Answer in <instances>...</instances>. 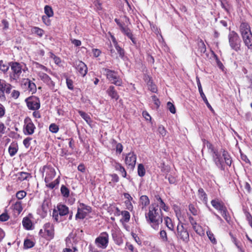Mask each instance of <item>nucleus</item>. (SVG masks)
Masks as SVG:
<instances>
[{"label": "nucleus", "mask_w": 252, "mask_h": 252, "mask_svg": "<svg viewBox=\"0 0 252 252\" xmlns=\"http://www.w3.org/2000/svg\"><path fill=\"white\" fill-rule=\"evenodd\" d=\"M147 222L154 229L158 230L163 220V214L158 204L152 203L145 214Z\"/></svg>", "instance_id": "nucleus-1"}, {"label": "nucleus", "mask_w": 252, "mask_h": 252, "mask_svg": "<svg viewBox=\"0 0 252 252\" xmlns=\"http://www.w3.org/2000/svg\"><path fill=\"white\" fill-rule=\"evenodd\" d=\"M39 171L42 173V177H44L46 187L51 189L58 188L60 183V177L59 176L54 181H52L56 174L54 168L51 165H46L41 167Z\"/></svg>", "instance_id": "nucleus-2"}, {"label": "nucleus", "mask_w": 252, "mask_h": 252, "mask_svg": "<svg viewBox=\"0 0 252 252\" xmlns=\"http://www.w3.org/2000/svg\"><path fill=\"white\" fill-rule=\"evenodd\" d=\"M10 66L11 72L9 75V78L11 81L17 82L21 76L23 75L22 73L28 70L26 65L24 63L12 62L10 63Z\"/></svg>", "instance_id": "nucleus-3"}, {"label": "nucleus", "mask_w": 252, "mask_h": 252, "mask_svg": "<svg viewBox=\"0 0 252 252\" xmlns=\"http://www.w3.org/2000/svg\"><path fill=\"white\" fill-rule=\"evenodd\" d=\"M57 210L53 211L52 217L55 221L59 222L63 220V217L69 213L68 207L63 204H59Z\"/></svg>", "instance_id": "nucleus-4"}, {"label": "nucleus", "mask_w": 252, "mask_h": 252, "mask_svg": "<svg viewBox=\"0 0 252 252\" xmlns=\"http://www.w3.org/2000/svg\"><path fill=\"white\" fill-rule=\"evenodd\" d=\"M231 48L236 52L241 50V41L238 34L234 31H230L228 35Z\"/></svg>", "instance_id": "nucleus-5"}, {"label": "nucleus", "mask_w": 252, "mask_h": 252, "mask_svg": "<svg viewBox=\"0 0 252 252\" xmlns=\"http://www.w3.org/2000/svg\"><path fill=\"white\" fill-rule=\"evenodd\" d=\"M176 235L178 239L182 240L185 243H188L189 240L188 230L185 228L184 224L180 222L177 226Z\"/></svg>", "instance_id": "nucleus-6"}, {"label": "nucleus", "mask_w": 252, "mask_h": 252, "mask_svg": "<svg viewBox=\"0 0 252 252\" xmlns=\"http://www.w3.org/2000/svg\"><path fill=\"white\" fill-rule=\"evenodd\" d=\"M103 69L106 77L109 81L118 86H121L122 85V80L118 75L116 72L107 68H104Z\"/></svg>", "instance_id": "nucleus-7"}, {"label": "nucleus", "mask_w": 252, "mask_h": 252, "mask_svg": "<svg viewBox=\"0 0 252 252\" xmlns=\"http://www.w3.org/2000/svg\"><path fill=\"white\" fill-rule=\"evenodd\" d=\"M24 125L23 127V132L25 135H32L35 129V126L33 123L31 119L27 117L24 120Z\"/></svg>", "instance_id": "nucleus-8"}, {"label": "nucleus", "mask_w": 252, "mask_h": 252, "mask_svg": "<svg viewBox=\"0 0 252 252\" xmlns=\"http://www.w3.org/2000/svg\"><path fill=\"white\" fill-rule=\"evenodd\" d=\"M25 101L28 108L32 110H38L40 107L39 98L35 96H32L26 98Z\"/></svg>", "instance_id": "nucleus-9"}, {"label": "nucleus", "mask_w": 252, "mask_h": 252, "mask_svg": "<svg viewBox=\"0 0 252 252\" xmlns=\"http://www.w3.org/2000/svg\"><path fill=\"white\" fill-rule=\"evenodd\" d=\"M109 235L106 232L102 233L99 237L96 238L95 243L96 246L101 249H105L108 244Z\"/></svg>", "instance_id": "nucleus-10"}, {"label": "nucleus", "mask_w": 252, "mask_h": 252, "mask_svg": "<svg viewBox=\"0 0 252 252\" xmlns=\"http://www.w3.org/2000/svg\"><path fill=\"white\" fill-rule=\"evenodd\" d=\"M80 207L78 208L77 213L75 216L76 219H83L92 211V208L90 206L83 203H81Z\"/></svg>", "instance_id": "nucleus-11"}, {"label": "nucleus", "mask_w": 252, "mask_h": 252, "mask_svg": "<svg viewBox=\"0 0 252 252\" xmlns=\"http://www.w3.org/2000/svg\"><path fill=\"white\" fill-rule=\"evenodd\" d=\"M38 76L40 79L44 83H45L51 90L54 91H56V90H55V82L52 80L51 78L47 74L42 72H39L38 73Z\"/></svg>", "instance_id": "nucleus-12"}, {"label": "nucleus", "mask_w": 252, "mask_h": 252, "mask_svg": "<svg viewBox=\"0 0 252 252\" xmlns=\"http://www.w3.org/2000/svg\"><path fill=\"white\" fill-rule=\"evenodd\" d=\"M136 155L133 152H131L126 155L125 162L130 168H133L136 164Z\"/></svg>", "instance_id": "nucleus-13"}, {"label": "nucleus", "mask_w": 252, "mask_h": 252, "mask_svg": "<svg viewBox=\"0 0 252 252\" xmlns=\"http://www.w3.org/2000/svg\"><path fill=\"white\" fill-rule=\"evenodd\" d=\"M74 66L79 74L83 77L85 76L88 71L87 65L81 61H76L74 63Z\"/></svg>", "instance_id": "nucleus-14"}, {"label": "nucleus", "mask_w": 252, "mask_h": 252, "mask_svg": "<svg viewBox=\"0 0 252 252\" xmlns=\"http://www.w3.org/2000/svg\"><path fill=\"white\" fill-rule=\"evenodd\" d=\"M45 231L47 233L46 239L51 240L54 237V227L53 224L50 222L46 223L43 226Z\"/></svg>", "instance_id": "nucleus-15"}, {"label": "nucleus", "mask_w": 252, "mask_h": 252, "mask_svg": "<svg viewBox=\"0 0 252 252\" xmlns=\"http://www.w3.org/2000/svg\"><path fill=\"white\" fill-rule=\"evenodd\" d=\"M112 166L115 168V170L120 172L122 174V176L126 178V172L125 168L122 165V164L115 160H113L111 162Z\"/></svg>", "instance_id": "nucleus-16"}, {"label": "nucleus", "mask_w": 252, "mask_h": 252, "mask_svg": "<svg viewBox=\"0 0 252 252\" xmlns=\"http://www.w3.org/2000/svg\"><path fill=\"white\" fill-rule=\"evenodd\" d=\"M120 30L125 35L131 40L134 44H136V40L133 37L132 31L129 28L126 26H124Z\"/></svg>", "instance_id": "nucleus-17"}, {"label": "nucleus", "mask_w": 252, "mask_h": 252, "mask_svg": "<svg viewBox=\"0 0 252 252\" xmlns=\"http://www.w3.org/2000/svg\"><path fill=\"white\" fill-rule=\"evenodd\" d=\"M12 85L7 83L5 80L0 79V90H2L3 93L9 94L12 89Z\"/></svg>", "instance_id": "nucleus-18"}, {"label": "nucleus", "mask_w": 252, "mask_h": 252, "mask_svg": "<svg viewBox=\"0 0 252 252\" xmlns=\"http://www.w3.org/2000/svg\"><path fill=\"white\" fill-rule=\"evenodd\" d=\"M240 32L242 36L252 33L250 27L247 23H242L241 24L240 26Z\"/></svg>", "instance_id": "nucleus-19"}, {"label": "nucleus", "mask_w": 252, "mask_h": 252, "mask_svg": "<svg viewBox=\"0 0 252 252\" xmlns=\"http://www.w3.org/2000/svg\"><path fill=\"white\" fill-rule=\"evenodd\" d=\"M211 203L213 207L220 212L226 207L223 202L218 199L212 200Z\"/></svg>", "instance_id": "nucleus-20"}, {"label": "nucleus", "mask_w": 252, "mask_h": 252, "mask_svg": "<svg viewBox=\"0 0 252 252\" xmlns=\"http://www.w3.org/2000/svg\"><path fill=\"white\" fill-rule=\"evenodd\" d=\"M106 93L112 99L117 100L119 98V95L117 91L115 89V87L113 86H110L109 87L106 91Z\"/></svg>", "instance_id": "nucleus-21"}, {"label": "nucleus", "mask_w": 252, "mask_h": 252, "mask_svg": "<svg viewBox=\"0 0 252 252\" xmlns=\"http://www.w3.org/2000/svg\"><path fill=\"white\" fill-rule=\"evenodd\" d=\"M245 45L250 49H252V33L242 36Z\"/></svg>", "instance_id": "nucleus-22"}, {"label": "nucleus", "mask_w": 252, "mask_h": 252, "mask_svg": "<svg viewBox=\"0 0 252 252\" xmlns=\"http://www.w3.org/2000/svg\"><path fill=\"white\" fill-rule=\"evenodd\" d=\"M212 156L213 160L217 166L219 167H221L222 166V161L220 156L219 154L218 151L214 152Z\"/></svg>", "instance_id": "nucleus-23"}, {"label": "nucleus", "mask_w": 252, "mask_h": 252, "mask_svg": "<svg viewBox=\"0 0 252 252\" xmlns=\"http://www.w3.org/2000/svg\"><path fill=\"white\" fill-rule=\"evenodd\" d=\"M16 176H17V180L20 181L28 180L29 178L32 177L31 174L24 172H18Z\"/></svg>", "instance_id": "nucleus-24"}, {"label": "nucleus", "mask_w": 252, "mask_h": 252, "mask_svg": "<svg viewBox=\"0 0 252 252\" xmlns=\"http://www.w3.org/2000/svg\"><path fill=\"white\" fill-rule=\"evenodd\" d=\"M22 224L24 227L27 230L32 229V223L31 220L28 217H25L23 219Z\"/></svg>", "instance_id": "nucleus-25"}, {"label": "nucleus", "mask_w": 252, "mask_h": 252, "mask_svg": "<svg viewBox=\"0 0 252 252\" xmlns=\"http://www.w3.org/2000/svg\"><path fill=\"white\" fill-rule=\"evenodd\" d=\"M155 198L156 200L159 202V204L158 205L159 208H160L161 210L162 209L166 212L168 211L169 207L165 204L159 195H156Z\"/></svg>", "instance_id": "nucleus-26"}, {"label": "nucleus", "mask_w": 252, "mask_h": 252, "mask_svg": "<svg viewBox=\"0 0 252 252\" xmlns=\"http://www.w3.org/2000/svg\"><path fill=\"white\" fill-rule=\"evenodd\" d=\"M13 210L19 214L23 210L22 202L21 201H16L12 205Z\"/></svg>", "instance_id": "nucleus-27"}, {"label": "nucleus", "mask_w": 252, "mask_h": 252, "mask_svg": "<svg viewBox=\"0 0 252 252\" xmlns=\"http://www.w3.org/2000/svg\"><path fill=\"white\" fill-rule=\"evenodd\" d=\"M164 224L166 227L171 231L174 230V226L172 220L168 217L164 218Z\"/></svg>", "instance_id": "nucleus-28"}, {"label": "nucleus", "mask_w": 252, "mask_h": 252, "mask_svg": "<svg viewBox=\"0 0 252 252\" xmlns=\"http://www.w3.org/2000/svg\"><path fill=\"white\" fill-rule=\"evenodd\" d=\"M140 202L142 205V209H143L150 204V200L147 195H142L140 198Z\"/></svg>", "instance_id": "nucleus-29"}, {"label": "nucleus", "mask_w": 252, "mask_h": 252, "mask_svg": "<svg viewBox=\"0 0 252 252\" xmlns=\"http://www.w3.org/2000/svg\"><path fill=\"white\" fill-rule=\"evenodd\" d=\"M220 214L223 218L225 220L229 223L231 220V217L229 215V214L227 211L226 207H225L224 209H223L220 212Z\"/></svg>", "instance_id": "nucleus-30"}, {"label": "nucleus", "mask_w": 252, "mask_h": 252, "mask_svg": "<svg viewBox=\"0 0 252 252\" xmlns=\"http://www.w3.org/2000/svg\"><path fill=\"white\" fill-rule=\"evenodd\" d=\"M78 113L79 115L81 116V117L89 125L92 123L91 119L89 115H88L86 113L79 110Z\"/></svg>", "instance_id": "nucleus-31"}, {"label": "nucleus", "mask_w": 252, "mask_h": 252, "mask_svg": "<svg viewBox=\"0 0 252 252\" xmlns=\"http://www.w3.org/2000/svg\"><path fill=\"white\" fill-rule=\"evenodd\" d=\"M113 145H115L116 152L117 154H120L123 150V146L120 143H118L115 140L113 139L112 142Z\"/></svg>", "instance_id": "nucleus-32"}, {"label": "nucleus", "mask_w": 252, "mask_h": 252, "mask_svg": "<svg viewBox=\"0 0 252 252\" xmlns=\"http://www.w3.org/2000/svg\"><path fill=\"white\" fill-rule=\"evenodd\" d=\"M149 80L147 82L148 89L153 93H156L157 92V88L156 86L153 84L151 78L148 77Z\"/></svg>", "instance_id": "nucleus-33"}, {"label": "nucleus", "mask_w": 252, "mask_h": 252, "mask_svg": "<svg viewBox=\"0 0 252 252\" xmlns=\"http://www.w3.org/2000/svg\"><path fill=\"white\" fill-rule=\"evenodd\" d=\"M192 227L195 232L198 235L202 236L204 234V232L202 227L200 225H198L197 222L196 223V224L192 225Z\"/></svg>", "instance_id": "nucleus-34"}, {"label": "nucleus", "mask_w": 252, "mask_h": 252, "mask_svg": "<svg viewBox=\"0 0 252 252\" xmlns=\"http://www.w3.org/2000/svg\"><path fill=\"white\" fill-rule=\"evenodd\" d=\"M122 219L121 220V221H124L125 222H127L129 221L130 218V215L129 213L127 211H122Z\"/></svg>", "instance_id": "nucleus-35"}, {"label": "nucleus", "mask_w": 252, "mask_h": 252, "mask_svg": "<svg viewBox=\"0 0 252 252\" xmlns=\"http://www.w3.org/2000/svg\"><path fill=\"white\" fill-rule=\"evenodd\" d=\"M165 178L168 180L170 184H175L177 182L176 177L171 173L167 174L165 176Z\"/></svg>", "instance_id": "nucleus-36"}, {"label": "nucleus", "mask_w": 252, "mask_h": 252, "mask_svg": "<svg viewBox=\"0 0 252 252\" xmlns=\"http://www.w3.org/2000/svg\"><path fill=\"white\" fill-rule=\"evenodd\" d=\"M44 12L48 17H53L54 12L52 7L49 5H45L44 7Z\"/></svg>", "instance_id": "nucleus-37"}, {"label": "nucleus", "mask_w": 252, "mask_h": 252, "mask_svg": "<svg viewBox=\"0 0 252 252\" xmlns=\"http://www.w3.org/2000/svg\"><path fill=\"white\" fill-rule=\"evenodd\" d=\"M9 65L6 63H4L2 60L0 61V70L4 73L6 72L9 69Z\"/></svg>", "instance_id": "nucleus-38"}, {"label": "nucleus", "mask_w": 252, "mask_h": 252, "mask_svg": "<svg viewBox=\"0 0 252 252\" xmlns=\"http://www.w3.org/2000/svg\"><path fill=\"white\" fill-rule=\"evenodd\" d=\"M61 192L63 196L64 197H68L69 195V190L64 185H62L61 188Z\"/></svg>", "instance_id": "nucleus-39"}, {"label": "nucleus", "mask_w": 252, "mask_h": 252, "mask_svg": "<svg viewBox=\"0 0 252 252\" xmlns=\"http://www.w3.org/2000/svg\"><path fill=\"white\" fill-rule=\"evenodd\" d=\"M198 196H199V198L201 200L206 202L207 199V194L205 192L204 189L202 188H200L198 189Z\"/></svg>", "instance_id": "nucleus-40"}, {"label": "nucleus", "mask_w": 252, "mask_h": 252, "mask_svg": "<svg viewBox=\"0 0 252 252\" xmlns=\"http://www.w3.org/2000/svg\"><path fill=\"white\" fill-rule=\"evenodd\" d=\"M32 32L36 34L40 37L43 36L44 32L43 30L36 27H34L32 28Z\"/></svg>", "instance_id": "nucleus-41"}, {"label": "nucleus", "mask_w": 252, "mask_h": 252, "mask_svg": "<svg viewBox=\"0 0 252 252\" xmlns=\"http://www.w3.org/2000/svg\"><path fill=\"white\" fill-rule=\"evenodd\" d=\"M66 248L72 249L74 251H77V248L75 245L72 243L71 240L69 238H67L65 240Z\"/></svg>", "instance_id": "nucleus-42"}, {"label": "nucleus", "mask_w": 252, "mask_h": 252, "mask_svg": "<svg viewBox=\"0 0 252 252\" xmlns=\"http://www.w3.org/2000/svg\"><path fill=\"white\" fill-rule=\"evenodd\" d=\"M138 174L140 177H143L145 174V169L142 164H139L138 165L137 169Z\"/></svg>", "instance_id": "nucleus-43"}, {"label": "nucleus", "mask_w": 252, "mask_h": 252, "mask_svg": "<svg viewBox=\"0 0 252 252\" xmlns=\"http://www.w3.org/2000/svg\"><path fill=\"white\" fill-rule=\"evenodd\" d=\"M200 94V96L201 97H202V98L203 99V101H204V102L205 103V104H206L207 106L208 107V108L211 111H213V108L212 107L211 105H210V104L209 103L205 94H204L203 92H200L199 93Z\"/></svg>", "instance_id": "nucleus-44"}, {"label": "nucleus", "mask_w": 252, "mask_h": 252, "mask_svg": "<svg viewBox=\"0 0 252 252\" xmlns=\"http://www.w3.org/2000/svg\"><path fill=\"white\" fill-rule=\"evenodd\" d=\"M34 243L30 239H27L25 240L24 242V247L25 249H29L33 247Z\"/></svg>", "instance_id": "nucleus-45"}, {"label": "nucleus", "mask_w": 252, "mask_h": 252, "mask_svg": "<svg viewBox=\"0 0 252 252\" xmlns=\"http://www.w3.org/2000/svg\"><path fill=\"white\" fill-rule=\"evenodd\" d=\"M17 148L14 145H10L8 148V152L11 157L14 156L17 152Z\"/></svg>", "instance_id": "nucleus-46"}, {"label": "nucleus", "mask_w": 252, "mask_h": 252, "mask_svg": "<svg viewBox=\"0 0 252 252\" xmlns=\"http://www.w3.org/2000/svg\"><path fill=\"white\" fill-rule=\"evenodd\" d=\"M198 50L200 51V52L202 53H204L206 51V46L204 43V42L202 41V40H200L198 43Z\"/></svg>", "instance_id": "nucleus-47"}, {"label": "nucleus", "mask_w": 252, "mask_h": 252, "mask_svg": "<svg viewBox=\"0 0 252 252\" xmlns=\"http://www.w3.org/2000/svg\"><path fill=\"white\" fill-rule=\"evenodd\" d=\"M160 238L163 242H167L168 237L167 233L164 230H161L159 232Z\"/></svg>", "instance_id": "nucleus-48"}, {"label": "nucleus", "mask_w": 252, "mask_h": 252, "mask_svg": "<svg viewBox=\"0 0 252 252\" xmlns=\"http://www.w3.org/2000/svg\"><path fill=\"white\" fill-rule=\"evenodd\" d=\"M189 212L194 216H196L198 214L197 209L193 204H189Z\"/></svg>", "instance_id": "nucleus-49"}, {"label": "nucleus", "mask_w": 252, "mask_h": 252, "mask_svg": "<svg viewBox=\"0 0 252 252\" xmlns=\"http://www.w3.org/2000/svg\"><path fill=\"white\" fill-rule=\"evenodd\" d=\"M223 156L224 157V160H225V163L229 165V166H230L231 164V159L230 158V156L227 154V153L225 152H224L223 153Z\"/></svg>", "instance_id": "nucleus-50"}, {"label": "nucleus", "mask_w": 252, "mask_h": 252, "mask_svg": "<svg viewBox=\"0 0 252 252\" xmlns=\"http://www.w3.org/2000/svg\"><path fill=\"white\" fill-rule=\"evenodd\" d=\"M206 233H207V236L208 237V238H209V240L211 241V242L213 244H216L217 241L214 237L213 233L209 230L207 231Z\"/></svg>", "instance_id": "nucleus-51"}, {"label": "nucleus", "mask_w": 252, "mask_h": 252, "mask_svg": "<svg viewBox=\"0 0 252 252\" xmlns=\"http://www.w3.org/2000/svg\"><path fill=\"white\" fill-rule=\"evenodd\" d=\"M49 129L52 133H57L59 131V128L55 124H52L50 125Z\"/></svg>", "instance_id": "nucleus-52"}, {"label": "nucleus", "mask_w": 252, "mask_h": 252, "mask_svg": "<svg viewBox=\"0 0 252 252\" xmlns=\"http://www.w3.org/2000/svg\"><path fill=\"white\" fill-rule=\"evenodd\" d=\"M245 215L246 219L249 222V224L252 228V216L249 212H247V211L245 212Z\"/></svg>", "instance_id": "nucleus-53"}, {"label": "nucleus", "mask_w": 252, "mask_h": 252, "mask_svg": "<svg viewBox=\"0 0 252 252\" xmlns=\"http://www.w3.org/2000/svg\"><path fill=\"white\" fill-rule=\"evenodd\" d=\"M116 50L119 54L120 57L122 58L124 57L125 55V52L123 49H122L119 45L118 44L115 46Z\"/></svg>", "instance_id": "nucleus-54"}, {"label": "nucleus", "mask_w": 252, "mask_h": 252, "mask_svg": "<svg viewBox=\"0 0 252 252\" xmlns=\"http://www.w3.org/2000/svg\"><path fill=\"white\" fill-rule=\"evenodd\" d=\"M116 50L119 54L120 57L122 58L124 57L125 55V52L123 49H122L119 45L118 44L115 46Z\"/></svg>", "instance_id": "nucleus-55"}, {"label": "nucleus", "mask_w": 252, "mask_h": 252, "mask_svg": "<svg viewBox=\"0 0 252 252\" xmlns=\"http://www.w3.org/2000/svg\"><path fill=\"white\" fill-rule=\"evenodd\" d=\"M27 194V193L24 190L19 191L16 193V197L19 199H22L24 198Z\"/></svg>", "instance_id": "nucleus-56"}, {"label": "nucleus", "mask_w": 252, "mask_h": 252, "mask_svg": "<svg viewBox=\"0 0 252 252\" xmlns=\"http://www.w3.org/2000/svg\"><path fill=\"white\" fill-rule=\"evenodd\" d=\"M66 83L67 86V88L71 90H73L74 86L73 85V81L71 79L66 77Z\"/></svg>", "instance_id": "nucleus-57"}, {"label": "nucleus", "mask_w": 252, "mask_h": 252, "mask_svg": "<svg viewBox=\"0 0 252 252\" xmlns=\"http://www.w3.org/2000/svg\"><path fill=\"white\" fill-rule=\"evenodd\" d=\"M31 137H28L23 140V144L26 148H28L31 145Z\"/></svg>", "instance_id": "nucleus-58"}, {"label": "nucleus", "mask_w": 252, "mask_h": 252, "mask_svg": "<svg viewBox=\"0 0 252 252\" xmlns=\"http://www.w3.org/2000/svg\"><path fill=\"white\" fill-rule=\"evenodd\" d=\"M168 109L171 113L175 114L176 112V109L174 105L170 102H168L167 103Z\"/></svg>", "instance_id": "nucleus-59"}, {"label": "nucleus", "mask_w": 252, "mask_h": 252, "mask_svg": "<svg viewBox=\"0 0 252 252\" xmlns=\"http://www.w3.org/2000/svg\"><path fill=\"white\" fill-rule=\"evenodd\" d=\"M9 218V216L6 212L3 213L0 215V221H5Z\"/></svg>", "instance_id": "nucleus-60"}, {"label": "nucleus", "mask_w": 252, "mask_h": 252, "mask_svg": "<svg viewBox=\"0 0 252 252\" xmlns=\"http://www.w3.org/2000/svg\"><path fill=\"white\" fill-rule=\"evenodd\" d=\"M28 90L29 91L34 92L36 90V86L35 84L30 81V82L28 86Z\"/></svg>", "instance_id": "nucleus-61"}, {"label": "nucleus", "mask_w": 252, "mask_h": 252, "mask_svg": "<svg viewBox=\"0 0 252 252\" xmlns=\"http://www.w3.org/2000/svg\"><path fill=\"white\" fill-rule=\"evenodd\" d=\"M131 201L132 200H126L125 201V204L126 205V208L131 211L132 210H133V205L131 203Z\"/></svg>", "instance_id": "nucleus-62"}, {"label": "nucleus", "mask_w": 252, "mask_h": 252, "mask_svg": "<svg viewBox=\"0 0 252 252\" xmlns=\"http://www.w3.org/2000/svg\"><path fill=\"white\" fill-rule=\"evenodd\" d=\"M11 97L16 99L18 98L20 95V92L17 90H13L11 94Z\"/></svg>", "instance_id": "nucleus-63"}, {"label": "nucleus", "mask_w": 252, "mask_h": 252, "mask_svg": "<svg viewBox=\"0 0 252 252\" xmlns=\"http://www.w3.org/2000/svg\"><path fill=\"white\" fill-rule=\"evenodd\" d=\"M48 17L47 16H43L42 17V19L44 24H45L46 25L48 26L50 25L51 22L50 20L49 19Z\"/></svg>", "instance_id": "nucleus-64"}]
</instances>
